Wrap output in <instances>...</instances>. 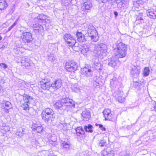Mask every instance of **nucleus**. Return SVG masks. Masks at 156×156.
<instances>
[{"mask_svg":"<svg viewBox=\"0 0 156 156\" xmlns=\"http://www.w3.org/2000/svg\"><path fill=\"white\" fill-rule=\"evenodd\" d=\"M93 84L94 87H99L100 86V84L98 82L96 81H94L93 82Z\"/></svg>","mask_w":156,"mask_h":156,"instance_id":"nucleus-41","label":"nucleus"},{"mask_svg":"<svg viewBox=\"0 0 156 156\" xmlns=\"http://www.w3.org/2000/svg\"><path fill=\"white\" fill-rule=\"evenodd\" d=\"M18 19H17L14 22V23L8 28V30L9 31H10L16 25V24H17V22L18 21Z\"/></svg>","mask_w":156,"mask_h":156,"instance_id":"nucleus-39","label":"nucleus"},{"mask_svg":"<svg viewBox=\"0 0 156 156\" xmlns=\"http://www.w3.org/2000/svg\"><path fill=\"white\" fill-rule=\"evenodd\" d=\"M114 14L115 16H118V13L116 11H115L114 12Z\"/></svg>","mask_w":156,"mask_h":156,"instance_id":"nucleus-47","label":"nucleus"},{"mask_svg":"<svg viewBox=\"0 0 156 156\" xmlns=\"http://www.w3.org/2000/svg\"><path fill=\"white\" fill-rule=\"evenodd\" d=\"M1 106L2 108L5 110V112H8V110L12 108V106L11 103L8 101H4L1 103Z\"/></svg>","mask_w":156,"mask_h":156,"instance_id":"nucleus-16","label":"nucleus"},{"mask_svg":"<svg viewBox=\"0 0 156 156\" xmlns=\"http://www.w3.org/2000/svg\"><path fill=\"white\" fill-rule=\"evenodd\" d=\"M106 144V141L104 140H100L99 141V145L101 147H103Z\"/></svg>","mask_w":156,"mask_h":156,"instance_id":"nucleus-38","label":"nucleus"},{"mask_svg":"<svg viewBox=\"0 0 156 156\" xmlns=\"http://www.w3.org/2000/svg\"><path fill=\"white\" fill-rule=\"evenodd\" d=\"M0 66L1 67L3 68L4 69H5L8 67L4 63H0Z\"/></svg>","mask_w":156,"mask_h":156,"instance_id":"nucleus-43","label":"nucleus"},{"mask_svg":"<svg viewBox=\"0 0 156 156\" xmlns=\"http://www.w3.org/2000/svg\"><path fill=\"white\" fill-rule=\"evenodd\" d=\"M89 52H90L89 48L87 47L83 48L81 51L82 53L84 55H86V54Z\"/></svg>","mask_w":156,"mask_h":156,"instance_id":"nucleus-37","label":"nucleus"},{"mask_svg":"<svg viewBox=\"0 0 156 156\" xmlns=\"http://www.w3.org/2000/svg\"><path fill=\"white\" fill-rule=\"evenodd\" d=\"M140 67L138 66H133L130 70V74L133 76H137L140 73Z\"/></svg>","mask_w":156,"mask_h":156,"instance_id":"nucleus-14","label":"nucleus"},{"mask_svg":"<svg viewBox=\"0 0 156 156\" xmlns=\"http://www.w3.org/2000/svg\"><path fill=\"white\" fill-rule=\"evenodd\" d=\"M95 125L96 126H98V125H99V128L101 130H103V131H105V130L106 129H105V128L102 125L100 124H99L98 125L97 124H96Z\"/></svg>","mask_w":156,"mask_h":156,"instance_id":"nucleus-42","label":"nucleus"},{"mask_svg":"<svg viewBox=\"0 0 156 156\" xmlns=\"http://www.w3.org/2000/svg\"><path fill=\"white\" fill-rule=\"evenodd\" d=\"M41 87L44 90H49L51 87V83L49 81L40 82Z\"/></svg>","mask_w":156,"mask_h":156,"instance_id":"nucleus-17","label":"nucleus"},{"mask_svg":"<svg viewBox=\"0 0 156 156\" xmlns=\"http://www.w3.org/2000/svg\"><path fill=\"white\" fill-rule=\"evenodd\" d=\"M127 49V46L126 44L121 42L119 43L114 49L115 51H116L117 53L115 56L118 58H124L126 55Z\"/></svg>","mask_w":156,"mask_h":156,"instance_id":"nucleus-4","label":"nucleus"},{"mask_svg":"<svg viewBox=\"0 0 156 156\" xmlns=\"http://www.w3.org/2000/svg\"><path fill=\"white\" fill-rule=\"evenodd\" d=\"M78 67L76 63L74 62L66 63L65 68L66 70L69 72H72L76 70Z\"/></svg>","mask_w":156,"mask_h":156,"instance_id":"nucleus-10","label":"nucleus"},{"mask_svg":"<svg viewBox=\"0 0 156 156\" xmlns=\"http://www.w3.org/2000/svg\"><path fill=\"white\" fill-rule=\"evenodd\" d=\"M69 40H68V41L69 42H66L69 46L72 47L75 44L76 42V41L74 38H73L70 39H69Z\"/></svg>","mask_w":156,"mask_h":156,"instance_id":"nucleus-29","label":"nucleus"},{"mask_svg":"<svg viewBox=\"0 0 156 156\" xmlns=\"http://www.w3.org/2000/svg\"><path fill=\"white\" fill-rule=\"evenodd\" d=\"M37 19L40 20H44L46 23H49L50 22V19L49 17L43 14H39L37 17Z\"/></svg>","mask_w":156,"mask_h":156,"instance_id":"nucleus-21","label":"nucleus"},{"mask_svg":"<svg viewBox=\"0 0 156 156\" xmlns=\"http://www.w3.org/2000/svg\"><path fill=\"white\" fill-rule=\"evenodd\" d=\"M2 37L0 35V41L2 40Z\"/></svg>","mask_w":156,"mask_h":156,"instance_id":"nucleus-52","label":"nucleus"},{"mask_svg":"<svg viewBox=\"0 0 156 156\" xmlns=\"http://www.w3.org/2000/svg\"><path fill=\"white\" fill-rule=\"evenodd\" d=\"M33 40L31 34L27 32L23 33L20 39V41L22 45L25 44L26 43H30Z\"/></svg>","mask_w":156,"mask_h":156,"instance_id":"nucleus-7","label":"nucleus"},{"mask_svg":"<svg viewBox=\"0 0 156 156\" xmlns=\"http://www.w3.org/2000/svg\"><path fill=\"white\" fill-rule=\"evenodd\" d=\"M94 63V67L96 70H100L102 69L101 64L99 62L98 59H95Z\"/></svg>","mask_w":156,"mask_h":156,"instance_id":"nucleus-26","label":"nucleus"},{"mask_svg":"<svg viewBox=\"0 0 156 156\" xmlns=\"http://www.w3.org/2000/svg\"><path fill=\"white\" fill-rule=\"evenodd\" d=\"M77 135L80 136L81 135H83L85 133L84 131L81 127H78L75 129Z\"/></svg>","mask_w":156,"mask_h":156,"instance_id":"nucleus-27","label":"nucleus"},{"mask_svg":"<svg viewBox=\"0 0 156 156\" xmlns=\"http://www.w3.org/2000/svg\"><path fill=\"white\" fill-rule=\"evenodd\" d=\"M33 130L35 132L40 133L42 130L43 128L42 126H34L33 127Z\"/></svg>","mask_w":156,"mask_h":156,"instance_id":"nucleus-32","label":"nucleus"},{"mask_svg":"<svg viewBox=\"0 0 156 156\" xmlns=\"http://www.w3.org/2000/svg\"><path fill=\"white\" fill-rule=\"evenodd\" d=\"M20 62L21 65L25 67H29L31 66L32 63L27 56L22 57Z\"/></svg>","mask_w":156,"mask_h":156,"instance_id":"nucleus-12","label":"nucleus"},{"mask_svg":"<svg viewBox=\"0 0 156 156\" xmlns=\"http://www.w3.org/2000/svg\"><path fill=\"white\" fill-rule=\"evenodd\" d=\"M61 145L63 148L66 149H69L70 148V144L68 142L65 141H62Z\"/></svg>","mask_w":156,"mask_h":156,"instance_id":"nucleus-30","label":"nucleus"},{"mask_svg":"<svg viewBox=\"0 0 156 156\" xmlns=\"http://www.w3.org/2000/svg\"><path fill=\"white\" fill-rule=\"evenodd\" d=\"M122 156H132V155L130 154L126 153Z\"/></svg>","mask_w":156,"mask_h":156,"instance_id":"nucleus-46","label":"nucleus"},{"mask_svg":"<svg viewBox=\"0 0 156 156\" xmlns=\"http://www.w3.org/2000/svg\"><path fill=\"white\" fill-rule=\"evenodd\" d=\"M81 75L87 78L91 77L93 75L92 67L89 65H86L84 67L81 69Z\"/></svg>","mask_w":156,"mask_h":156,"instance_id":"nucleus-8","label":"nucleus"},{"mask_svg":"<svg viewBox=\"0 0 156 156\" xmlns=\"http://www.w3.org/2000/svg\"><path fill=\"white\" fill-rule=\"evenodd\" d=\"M92 127V126L89 124L87 126H84V129L87 132L91 133L93 132Z\"/></svg>","mask_w":156,"mask_h":156,"instance_id":"nucleus-34","label":"nucleus"},{"mask_svg":"<svg viewBox=\"0 0 156 156\" xmlns=\"http://www.w3.org/2000/svg\"><path fill=\"white\" fill-rule=\"evenodd\" d=\"M25 130V129L23 128L21 130L18 129L16 132V134L19 136H22L25 134L24 132Z\"/></svg>","mask_w":156,"mask_h":156,"instance_id":"nucleus-35","label":"nucleus"},{"mask_svg":"<svg viewBox=\"0 0 156 156\" xmlns=\"http://www.w3.org/2000/svg\"><path fill=\"white\" fill-rule=\"evenodd\" d=\"M97 1H98L99 3H101L102 2L101 1V0H96Z\"/></svg>","mask_w":156,"mask_h":156,"instance_id":"nucleus-50","label":"nucleus"},{"mask_svg":"<svg viewBox=\"0 0 156 156\" xmlns=\"http://www.w3.org/2000/svg\"><path fill=\"white\" fill-rule=\"evenodd\" d=\"M87 33L92 41L97 42L98 41V37L97 32L92 25L90 24L88 26Z\"/></svg>","mask_w":156,"mask_h":156,"instance_id":"nucleus-6","label":"nucleus"},{"mask_svg":"<svg viewBox=\"0 0 156 156\" xmlns=\"http://www.w3.org/2000/svg\"><path fill=\"white\" fill-rule=\"evenodd\" d=\"M154 109L155 111L156 112V104L155 105V106H154Z\"/></svg>","mask_w":156,"mask_h":156,"instance_id":"nucleus-51","label":"nucleus"},{"mask_svg":"<svg viewBox=\"0 0 156 156\" xmlns=\"http://www.w3.org/2000/svg\"><path fill=\"white\" fill-rule=\"evenodd\" d=\"M102 2V3H105L108 0H101Z\"/></svg>","mask_w":156,"mask_h":156,"instance_id":"nucleus-48","label":"nucleus"},{"mask_svg":"<svg viewBox=\"0 0 156 156\" xmlns=\"http://www.w3.org/2000/svg\"><path fill=\"white\" fill-rule=\"evenodd\" d=\"M76 36L78 41L80 42H84L86 41L84 35L81 32H78L76 34Z\"/></svg>","mask_w":156,"mask_h":156,"instance_id":"nucleus-22","label":"nucleus"},{"mask_svg":"<svg viewBox=\"0 0 156 156\" xmlns=\"http://www.w3.org/2000/svg\"><path fill=\"white\" fill-rule=\"evenodd\" d=\"M74 101L71 99L66 98L58 100L55 105V107L61 110H67L70 108H74Z\"/></svg>","mask_w":156,"mask_h":156,"instance_id":"nucleus-1","label":"nucleus"},{"mask_svg":"<svg viewBox=\"0 0 156 156\" xmlns=\"http://www.w3.org/2000/svg\"><path fill=\"white\" fill-rule=\"evenodd\" d=\"M116 56L113 57L109 61L108 65L114 68H117L120 64V62Z\"/></svg>","mask_w":156,"mask_h":156,"instance_id":"nucleus-9","label":"nucleus"},{"mask_svg":"<svg viewBox=\"0 0 156 156\" xmlns=\"http://www.w3.org/2000/svg\"><path fill=\"white\" fill-rule=\"evenodd\" d=\"M94 63V67L96 70H100L102 69L101 64L99 62L98 59H95Z\"/></svg>","mask_w":156,"mask_h":156,"instance_id":"nucleus-25","label":"nucleus"},{"mask_svg":"<svg viewBox=\"0 0 156 156\" xmlns=\"http://www.w3.org/2000/svg\"><path fill=\"white\" fill-rule=\"evenodd\" d=\"M41 116L42 119L46 122L51 124L54 123L55 116L52 109L46 108L42 112Z\"/></svg>","mask_w":156,"mask_h":156,"instance_id":"nucleus-3","label":"nucleus"},{"mask_svg":"<svg viewBox=\"0 0 156 156\" xmlns=\"http://www.w3.org/2000/svg\"><path fill=\"white\" fill-rule=\"evenodd\" d=\"M63 38L65 42H69L68 41V40H69V39H70L74 38V37L70 34H65L63 36Z\"/></svg>","mask_w":156,"mask_h":156,"instance_id":"nucleus-31","label":"nucleus"},{"mask_svg":"<svg viewBox=\"0 0 156 156\" xmlns=\"http://www.w3.org/2000/svg\"><path fill=\"white\" fill-rule=\"evenodd\" d=\"M19 98L20 99L19 101L21 104V107L25 111L29 110L30 108L29 104L31 100H33V98L24 94L23 96H20Z\"/></svg>","mask_w":156,"mask_h":156,"instance_id":"nucleus-5","label":"nucleus"},{"mask_svg":"<svg viewBox=\"0 0 156 156\" xmlns=\"http://www.w3.org/2000/svg\"><path fill=\"white\" fill-rule=\"evenodd\" d=\"M115 97L119 102L122 103L124 101L125 96L124 95L122 91H118L115 94Z\"/></svg>","mask_w":156,"mask_h":156,"instance_id":"nucleus-15","label":"nucleus"},{"mask_svg":"<svg viewBox=\"0 0 156 156\" xmlns=\"http://www.w3.org/2000/svg\"><path fill=\"white\" fill-rule=\"evenodd\" d=\"M48 59L51 62H52L55 60V58L53 56V54H50V55L48 56Z\"/></svg>","mask_w":156,"mask_h":156,"instance_id":"nucleus-40","label":"nucleus"},{"mask_svg":"<svg viewBox=\"0 0 156 156\" xmlns=\"http://www.w3.org/2000/svg\"><path fill=\"white\" fill-rule=\"evenodd\" d=\"M103 114L105 120L110 121L112 120V114L110 109H105L103 111Z\"/></svg>","mask_w":156,"mask_h":156,"instance_id":"nucleus-18","label":"nucleus"},{"mask_svg":"<svg viewBox=\"0 0 156 156\" xmlns=\"http://www.w3.org/2000/svg\"><path fill=\"white\" fill-rule=\"evenodd\" d=\"M7 6V4L5 0H0V10H4Z\"/></svg>","mask_w":156,"mask_h":156,"instance_id":"nucleus-28","label":"nucleus"},{"mask_svg":"<svg viewBox=\"0 0 156 156\" xmlns=\"http://www.w3.org/2000/svg\"><path fill=\"white\" fill-rule=\"evenodd\" d=\"M81 5V6L83 9L86 10H90L92 5L91 2L89 0H84Z\"/></svg>","mask_w":156,"mask_h":156,"instance_id":"nucleus-13","label":"nucleus"},{"mask_svg":"<svg viewBox=\"0 0 156 156\" xmlns=\"http://www.w3.org/2000/svg\"><path fill=\"white\" fill-rule=\"evenodd\" d=\"M136 20H141L142 21L143 20V18L141 17H137L136 18Z\"/></svg>","mask_w":156,"mask_h":156,"instance_id":"nucleus-45","label":"nucleus"},{"mask_svg":"<svg viewBox=\"0 0 156 156\" xmlns=\"http://www.w3.org/2000/svg\"><path fill=\"white\" fill-rule=\"evenodd\" d=\"M139 0H133V3H137L139 4Z\"/></svg>","mask_w":156,"mask_h":156,"instance_id":"nucleus-44","label":"nucleus"},{"mask_svg":"<svg viewBox=\"0 0 156 156\" xmlns=\"http://www.w3.org/2000/svg\"><path fill=\"white\" fill-rule=\"evenodd\" d=\"M72 88L74 92L78 93L80 91L79 87L76 84H75Z\"/></svg>","mask_w":156,"mask_h":156,"instance_id":"nucleus-36","label":"nucleus"},{"mask_svg":"<svg viewBox=\"0 0 156 156\" xmlns=\"http://www.w3.org/2000/svg\"><path fill=\"white\" fill-rule=\"evenodd\" d=\"M23 49V48H18L17 49V50H19V51H22Z\"/></svg>","mask_w":156,"mask_h":156,"instance_id":"nucleus-49","label":"nucleus"},{"mask_svg":"<svg viewBox=\"0 0 156 156\" xmlns=\"http://www.w3.org/2000/svg\"><path fill=\"white\" fill-rule=\"evenodd\" d=\"M150 69L148 67H145L143 71V75L144 76H147L149 75Z\"/></svg>","mask_w":156,"mask_h":156,"instance_id":"nucleus-33","label":"nucleus"},{"mask_svg":"<svg viewBox=\"0 0 156 156\" xmlns=\"http://www.w3.org/2000/svg\"><path fill=\"white\" fill-rule=\"evenodd\" d=\"M83 117V119L84 121H87L89 119L90 117V112L87 110H85L81 114Z\"/></svg>","mask_w":156,"mask_h":156,"instance_id":"nucleus-23","label":"nucleus"},{"mask_svg":"<svg viewBox=\"0 0 156 156\" xmlns=\"http://www.w3.org/2000/svg\"><path fill=\"white\" fill-rule=\"evenodd\" d=\"M62 80L60 79L55 80L51 84V87L55 91L61 87L62 85Z\"/></svg>","mask_w":156,"mask_h":156,"instance_id":"nucleus-11","label":"nucleus"},{"mask_svg":"<svg viewBox=\"0 0 156 156\" xmlns=\"http://www.w3.org/2000/svg\"><path fill=\"white\" fill-rule=\"evenodd\" d=\"M33 27L34 29V31L36 34H38L43 30V28L42 26L39 24L38 23L34 24Z\"/></svg>","mask_w":156,"mask_h":156,"instance_id":"nucleus-20","label":"nucleus"},{"mask_svg":"<svg viewBox=\"0 0 156 156\" xmlns=\"http://www.w3.org/2000/svg\"><path fill=\"white\" fill-rule=\"evenodd\" d=\"M147 16L153 19H156V11L152 9H150L147 11Z\"/></svg>","mask_w":156,"mask_h":156,"instance_id":"nucleus-19","label":"nucleus"},{"mask_svg":"<svg viewBox=\"0 0 156 156\" xmlns=\"http://www.w3.org/2000/svg\"><path fill=\"white\" fill-rule=\"evenodd\" d=\"M107 48L106 45L102 43H98L95 45L94 53L96 57L103 58L107 54Z\"/></svg>","mask_w":156,"mask_h":156,"instance_id":"nucleus-2","label":"nucleus"},{"mask_svg":"<svg viewBox=\"0 0 156 156\" xmlns=\"http://www.w3.org/2000/svg\"><path fill=\"white\" fill-rule=\"evenodd\" d=\"M117 78L114 77L113 78L111 79L110 84L113 87H116L119 84Z\"/></svg>","mask_w":156,"mask_h":156,"instance_id":"nucleus-24","label":"nucleus"}]
</instances>
